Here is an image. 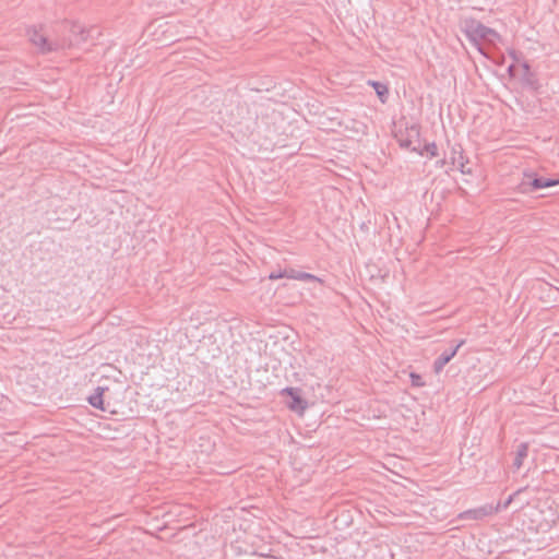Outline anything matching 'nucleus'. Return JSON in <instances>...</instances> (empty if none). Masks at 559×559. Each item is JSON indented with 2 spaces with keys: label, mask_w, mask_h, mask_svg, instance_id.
<instances>
[{
  "label": "nucleus",
  "mask_w": 559,
  "mask_h": 559,
  "mask_svg": "<svg viewBox=\"0 0 559 559\" xmlns=\"http://www.w3.org/2000/svg\"><path fill=\"white\" fill-rule=\"evenodd\" d=\"M559 181L547 179L543 177H534L533 174H525L524 180L520 185V190L524 193L532 192L534 190L544 189L558 185Z\"/></svg>",
  "instance_id": "4"
},
{
  "label": "nucleus",
  "mask_w": 559,
  "mask_h": 559,
  "mask_svg": "<svg viewBox=\"0 0 559 559\" xmlns=\"http://www.w3.org/2000/svg\"><path fill=\"white\" fill-rule=\"evenodd\" d=\"M510 57L513 59L514 62H520V56L515 50H511L509 52Z\"/></svg>",
  "instance_id": "20"
},
{
  "label": "nucleus",
  "mask_w": 559,
  "mask_h": 559,
  "mask_svg": "<svg viewBox=\"0 0 559 559\" xmlns=\"http://www.w3.org/2000/svg\"><path fill=\"white\" fill-rule=\"evenodd\" d=\"M61 31L64 33H69V36H63L62 38L71 39L72 46L74 44H79L81 41H85L87 38L86 31L84 27L78 23L66 22L60 26Z\"/></svg>",
  "instance_id": "5"
},
{
  "label": "nucleus",
  "mask_w": 559,
  "mask_h": 559,
  "mask_svg": "<svg viewBox=\"0 0 559 559\" xmlns=\"http://www.w3.org/2000/svg\"><path fill=\"white\" fill-rule=\"evenodd\" d=\"M392 474H393V476H396V477H399V478H402V477H401V476H399L396 473H393V472H392Z\"/></svg>",
  "instance_id": "23"
},
{
  "label": "nucleus",
  "mask_w": 559,
  "mask_h": 559,
  "mask_svg": "<svg viewBox=\"0 0 559 559\" xmlns=\"http://www.w3.org/2000/svg\"><path fill=\"white\" fill-rule=\"evenodd\" d=\"M385 465H386V469H389L388 465H389V455H386V462H385Z\"/></svg>",
  "instance_id": "22"
},
{
  "label": "nucleus",
  "mask_w": 559,
  "mask_h": 559,
  "mask_svg": "<svg viewBox=\"0 0 559 559\" xmlns=\"http://www.w3.org/2000/svg\"><path fill=\"white\" fill-rule=\"evenodd\" d=\"M452 164L454 166H456L462 174H471V169L469 168H466L465 166V163H464V157L462 155V150L461 147H453L452 148Z\"/></svg>",
  "instance_id": "10"
},
{
  "label": "nucleus",
  "mask_w": 559,
  "mask_h": 559,
  "mask_svg": "<svg viewBox=\"0 0 559 559\" xmlns=\"http://www.w3.org/2000/svg\"><path fill=\"white\" fill-rule=\"evenodd\" d=\"M421 151H423V154L427 153L430 155V157H435L438 155V147H437L436 143H428V144H425L424 146L421 145Z\"/></svg>",
  "instance_id": "15"
},
{
  "label": "nucleus",
  "mask_w": 559,
  "mask_h": 559,
  "mask_svg": "<svg viewBox=\"0 0 559 559\" xmlns=\"http://www.w3.org/2000/svg\"><path fill=\"white\" fill-rule=\"evenodd\" d=\"M300 392V389L290 386L282 390L283 395H288L292 399V402L288 403V408L294 412L304 413L307 408V402L301 397Z\"/></svg>",
  "instance_id": "6"
},
{
  "label": "nucleus",
  "mask_w": 559,
  "mask_h": 559,
  "mask_svg": "<svg viewBox=\"0 0 559 559\" xmlns=\"http://www.w3.org/2000/svg\"><path fill=\"white\" fill-rule=\"evenodd\" d=\"M105 388H102V386H97L96 390H95V393L92 394L90 397H88V403L95 407V408H98V409H102V411H105V407H104V400H103V394L105 392Z\"/></svg>",
  "instance_id": "11"
},
{
  "label": "nucleus",
  "mask_w": 559,
  "mask_h": 559,
  "mask_svg": "<svg viewBox=\"0 0 559 559\" xmlns=\"http://www.w3.org/2000/svg\"><path fill=\"white\" fill-rule=\"evenodd\" d=\"M385 479H386V490H392L391 486H390V483L394 484V485H397L399 483L393 479V478H390V476L386 474L385 476Z\"/></svg>",
  "instance_id": "19"
},
{
  "label": "nucleus",
  "mask_w": 559,
  "mask_h": 559,
  "mask_svg": "<svg viewBox=\"0 0 559 559\" xmlns=\"http://www.w3.org/2000/svg\"><path fill=\"white\" fill-rule=\"evenodd\" d=\"M409 378H411V382H412V385L413 386H417V388H420V386H424L425 385V382L423 381V378L420 374H417V373H414L412 372L409 374Z\"/></svg>",
  "instance_id": "16"
},
{
  "label": "nucleus",
  "mask_w": 559,
  "mask_h": 559,
  "mask_svg": "<svg viewBox=\"0 0 559 559\" xmlns=\"http://www.w3.org/2000/svg\"><path fill=\"white\" fill-rule=\"evenodd\" d=\"M286 277V275H284V271L283 272H272L270 275H269V278L270 280H278V278H284Z\"/></svg>",
  "instance_id": "17"
},
{
  "label": "nucleus",
  "mask_w": 559,
  "mask_h": 559,
  "mask_svg": "<svg viewBox=\"0 0 559 559\" xmlns=\"http://www.w3.org/2000/svg\"><path fill=\"white\" fill-rule=\"evenodd\" d=\"M464 344V341H460L457 344L450 346L443 350L440 356L433 362V370L436 373L442 371L444 366L456 355L459 348Z\"/></svg>",
  "instance_id": "7"
},
{
  "label": "nucleus",
  "mask_w": 559,
  "mask_h": 559,
  "mask_svg": "<svg viewBox=\"0 0 559 559\" xmlns=\"http://www.w3.org/2000/svg\"><path fill=\"white\" fill-rule=\"evenodd\" d=\"M368 83L374 87L380 100L384 103V84L376 81H368Z\"/></svg>",
  "instance_id": "14"
},
{
  "label": "nucleus",
  "mask_w": 559,
  "mask_h": 559,
  "mask_svg": "<svg viewBox=\"0 0 559 559\" xmlns=\"http://www.w3.org/2000/svg\"><path fill=\"white\" fill-rule=\"evenodd\" d=\"M527 454H528V445H527V443H521L518 447V449H516V455H515V459H514V462H513V466L516 469L521 468V466L523 465L524 459L527 457Z\"/></svg>",
  "instance_id": "12"
},
{
  "label": "nucleus",
  "mask_w": 559,
  "mask_h": 559,
  "mask_svg": "<svg viewBox=\"0 0 559 559\" xmlns=\"http://www.w3.org/2000/svg\"><path fill=\"white\" fill-rule=\"evenodd\" d=\"M523 74H522V82L525 86H528L533 90H536L538 87V81L535 76V74L531 71L530 64L526 61H522L520 63Z\"/></svg>",
  "instance_id": "8"
},
{
  "label": "nucleus",
  "mask_w": 559,
  "mask_h": 559,
  "mask_svg": "<svg viewBox=\"0 0 559 559\" xmlns=\"http://www.w3.org/2000/svg\"><path fill=\"white\" fill-rule=\"evenodd\" d=\"M500 39V35L492 28L487 27L484 41L489 45H495Z\"/></svg>",
  "instance_id": "13"
},
{
  "label": "nucleus",
  "mask_w": 559,
  "mask_h": 559,
  "mask_svg": "<svg viewBox=\"0 0 559 559\" xmlns=\"http://www.w3.org/2000/svg\"><path fill=\"white\" fill-rule=\"evenodd\" d=\"M520 492H521V489H520V490H518L514 495L510 496V497L506 500V502L503 503L502 509H507V508L510 506V503L512 502L513 497H514L515 495L520 493Z\"/></svg>",
  "instance_id": "18"
},
{
  "label": "nucleus",
  "mask_w": 559,
  "mask_h": 559,
  "mask_svg": "<svg viewBox=\"0 0 559 559\" xmlns=\"http://www.w3.org/2000/svg\"><path fill=\"white\" fill-rule=\"evenodd\" d=\"M27 34L32 44L44 53L70 48L72 46L71 39L48 38L37 28L28 29Z\"/></svg>",
  "instance_id": "2"
},
{
  "label": "nucleus",
  "mask_w": 559,
  "mask_h": 559,
  "mask_svg": "<svg viewBox=\"0 0 559 559\" xmlns=\"http://www.w3.org/2000/svg\"><path fill=\"white\" fill-rule=\"evenodd\" d=\"M461 29L479 52L487 56L481 43L485 39L487 26L474 19H464L461 22Z\"/></svg>",
  "instance_id": "3"
},
{
  "label": "nucleus",
  "mask_w": 559,
  "mask_h": 559,
  "mask_svg": "<svg viewBox=\"0 0 559 559\" xmlns=\"http://www.w3.org/2000/svg\"><path fill=\"white\" fill-rule=\"evenodd\" d=\"M515 68H516L515 63H512L511 66H509L508 71L511 75L514 74Z\"/></svg>",
  "instance_id": "21"
},
{
  "label": "nucleus",
  "mask_w": 559,
  "mask_h": 559,
  "mask_svg": "<svg viewBox=\"0 0 559 559\" xmlns=\"http://www.w3.org/2000/svg\"><path fill=\"white\" fill-rule=\"evenodd\" d=\"M392 134L401 147L423 155L419 128L417 124H409L407 121L400 120L399 122H394Z\"/></svg>",
  "instance_id": "1"
},
{
  "label": "nucleus",
  "mask_w": 559,
  "mask_h": 559,
  "mask_svg": "<svg viewBox=\"0 0 559 559\" xmlns=\"http://www.w3.org/2000/svg\"><path fill=\"white\" fill-rule=\"evenodd\" d=\"M284 275H286V278H293V280H299V281H306V282L312 281V282L322 283V280L319 278L318 276L310 274V273L296 271L294 269L284 270Z\"/></svg>",
  "instance_id": "9"
}]
</instances>
